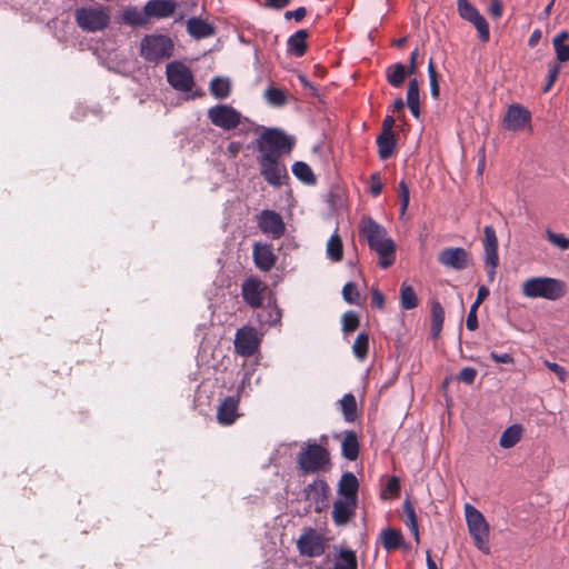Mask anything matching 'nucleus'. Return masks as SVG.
Here are the masks:
<instances>
[{"instance_id":"2","label":"nucleus","mask_w":569,"mask_h":569,"mask_svg":"<svg viewBox=\"0 0 569 569\" xmlns=\"http://www.w3.org/2000/svg\"><path fill=\"white\" fill-rule=\"evenodd\" d=\"M359 237L363 238L369 248L379 256V266L382 269H387L393 263L396 244L388 237L385 227L376 222L371 217H365L359 223Z\"/></svg>"},{"instance_id":"25","label":"nucleus","mask_w":569,"mask_h":569,"mask_svg":"<svg viewBox=\"0 0 569 569\" xmlns=\"http://www.w3.org/2000/svg\"><path fill=\"white\" fill-rule=\"evenodd\" d=\"M358 488V479L352 472H346L342 475L339 481L338 491L341 496H343V499H348L351 502H357Z\"/></svg>"},{"instance_id":"23","label":"nucleus","mask_w":569,"mask_h":569,"mask_svg":"<svg viewBox=\"0 0 569 569\" xmlns=\"http://www.w3.org/2000/svg\"><path fill=\"white\" fill-rule=\"evenodd\" d=\"M187 31L194 39H204L214 34V27L201 18H190L187 21Z\"/></svg>"},{"instance_id":"24","label":"nucleus","mask_w":569,"mask_h":569,"mask_svg":"<svg viewBox=\"0 0 569 569\" xmlns=\"http://www.w3.org/2000/svg\"><path fill=\"white\" fill-rule=\"evenodd\" d=\"M309 33L306 29H300L291 34L287 41L288 53L295 57H302L307 51V39Z\"/></svg>"},{"instance_id":"6","label":"nucleus","mask_w":569,"mask_h":569,"mask_svg":"<svg viewBox=\"0 0 569 569\" xmlns=\"http://www.w3.org/2000/svg\"><path fill=\"white\" fill-rule=\"evenodd\" d=\"M173 52V41L164 34H147L140 42V56L149 62L169 59Z\"/></svg>"},{"instance_id":"11","label":"nucleus","mask_w":569,"mask_h":569,"mask_svg":"<svg viewBox=\"0 0 569 569\" xmlns=\"http://www.w3.org/2000/svg\"><path fill=\"white\" fill-rule=\"evenodd\" d=\"M211 123L223 130L237 128L241 121V113L228 104H217L208 110Z\"/></svg>"},{"instance_id":"54","label":"nucleus","mask_w":569,"mask_h":569,"mask_svg":"<svg viewBox=\"0 0 569 569\" xmlns=\"http://www.w3.org/2000/svg\"><path fill=\"white\" fill-rule=\"evenodd\" d=\"M280 320H281V310L276 305H273L268 310V316L264 319V322H267L270 326H273V325L280 323Z\"/></svg>"},{"instance_id":"33","label":"nucleus","mask_w":569,"mask_h":569,"mask_svg":"<svg viewBox=\"0 0 569 569\" xmlns=\"http://www.w3.org/2000/svg\"><path fill=\"white\" fill-rule=\"evenodd\" d=\"M211 94L217 99H226L231 91V82L228 78L214 77L209 84Z\"/></svg>"},{"instance_id":"39","label":"nucleus","mask_w":569,"mask_h":569,"mask_svg":"<svg viewBox=\"0 0 569 569\" xmlns=\"http://www.w3.org/2000/svg\"><path fill=\"white\" fill-rule=\"evenodd\" d=\"M343 418L348 422H353L357 418V401L352 393H347L340 400Z\"/></svg>"},{"instance_id":"47","label":"nucleus","mask_w":569,"mask_h":569,"mask_svg":"<svg viewBox=\"0 0 569 569\" xmlns=\"http://www.w3.org/2000/svg\"><path fill=\"white\" fill-rule=\"evenodd\" d=\"M342 297L348 303L359 305L360 293L353 282H347L342 288Z\"/></svg>"},{"instance_id":"34","label":"nucleus","mask_w":569,"mask_h":569,"mask_svg":"<svg viewBox=\"0 0 569 569\" xmlns=\"http://www.w3.org/2000/svg\"><path fill=\"white\" fill-rule=\"evenodd\" d=\"M521 435L522 427L520 425H512L502 432L499 445L505 449L512 448L519 442Z\"/></svg>"},{"instance_id":"52","label":"nucleus","mask_w":569,"mask_h":569,"mask_svg":"<svg viewBox=\"0 0 569 569\" xmlns=\"http://www.w3.org/2000/svg\"><path fill=\"white\" fill-rule=\"evenodd\" d=\"M479 306L477 303H472L467 316L466 327L470 331H475L478 328V318H477V309Z\"/></svg>"},{"instance_id":"53","label":"nucleus","mask_w":569,"mask_h":569,"mask_svg":"<svg viewBox=\"0 0 569 569\" xmlns=\"http://www.w3.org/2000/svg\"><path fill=\"white\" fill-rule=\"evenodd\" d=\"M545 366L551 370L553 373H556V376L558 377V379L561 381V382H565L567 380V371L566 369L556 363V362H550V361H545Z\"/></svg>"},{"instance_id":"19","label":"nucleus","mask_w":569,"mask_h":569,"mask_svg":"<svg viewBox=\"0 0 569 569\" xmlns=\"http://www.w3.org/2000/svg\"><path fill=\"white\" fill-rule=\"evenodd\" d=\"M178 3L174 0H149L146 3V12L150 18L163 19L171 17Z\"/></svg>"},{"instance_id":"27","label":"nucleus","mask_w":569,"mask_h":569,"mask_svg":"<svg viewBox=\"0 0 569 569\" xmlns=\"http://www.w3.org/2000/svg\"><path fill=\"white\" fill-rule=\"evenodd\" d=\"M407 104L415 118L420 116L419 83L416 78L408 83Z\"/></svg>"},{"instance_id":"37","label":"nucleus","mask_w":569,"mask_h":569,"mask_svg":"<svg viewBox=\"0 0 569 569\" xmlns=\"http://www.w3.org/2000/svg\"><path fill=\"white\" fill-rule=\"evenodd\" d=\"M569 38V32L563 30L559 32L552 40L553 49L556 51L557 59L560 62H566L569 60V44H566L565 41Z\"/></svg>"},{"instance_id":"14","label":"nucleus","mask_w":569,"mask_h":569,"mask_svg":"<svg viewBox=\"0 0 569 569\" xmlns=\"http://www.w3.org/2000/svg\"><path fill=\"white\" fill-rule=\"evenodd\" d=\"M259 229L272 239H279L286 231V226L282 217L273 210L261 211L258 218Z\"/></svg>"},{"instance_id":"12","label":"nucleus","mask_w":569,"mask_h":569,"mask_svg":"<svg viewBox=\"0 0 569 569\" xmlns=\"http://www.w3.org/2000/svg\"><path fill=\"white\" fill-rule=\"evenodd\" d=\"M483 234L485 266L487 268L488 280L493 281L496 268L499 262L498 239L496 230L491 226L483 228Z\"/></svg>"},{"instance_id":"46","label":"nucleus","mask_w":569,"mask_h":569,"mask_svg":"<svg viewBox=\"0 0 569 569\" xmlns=\"http://www.w3.org/2000/svg\"><path fill=\"white\" fill-rule=\"evenodd\" d=\"M546 237L550 243L565 251L569 249V238L562 233H556L551 230L546 231Z\"/></svg>"},{"instance_id":"28","label":"nucleus","mask_w":569,"mask_h":569,"mask_svg":"<svg viewBox=\"0 0 569 569\" xmlns=\"http://www.w3.org/2000/svg\"><path fill=\"white\" fill-rule=\"evenodd\" d=\"M382 546L387 551L399 549L403 543V536L399 529L388 528L381 532Z\"/></svg>"},{"instance_id":"4","label":"nucleus","mask_w":569,"mask_h":569,"mask_svg":"<svg viewBox=\"0 0 569 569\" xmlns=\"http://www.w3.org/2000/svg\"><path fill=\"white\" fill-rule=\"evenodd\" d=\"M567 292L565 281L550 277H532L522 284V293L532 299L559 300Z\"/></svg>"},{"instance_id":"10","label":"nucleus","mask_w":569,"mask_h":569,"mask_svg":"<svg viewBox=\"0 0 569 569\" xmlns=\"http://www.w3.org/2000/svg\"><path fill=\"white\" fill-rule=\"evenodd\" d=\"M169 84L181 92H189L194 87V79L191 70L179 61H172L166 68Z\"/></svg>"},{"instance_id":"51","label":"nucleus","mask_w":569,"mask_h":569,"mask_svg":"<svg viewBox=\"0 0 569 569\" xmlns=\"http://www.w3.org/2000/svg\"><path fill=\"white\" fill-rule=\"evenodd\" d=\"M477 377V370L472 367H465L459 372L457 379L467 385H472Z\"/></svg>"},{"instance_id":"16","label":"nucleus","mask_w":569,"mask_h":569,"mask_svg":"<svg viewBox=\"0 0 569 569\" xmlns=\"http://www.w3.org/2000/svg\"><path fill=\"white\" fill-rule=\"evenodd\" d=\"M267 286L258 278H248L241 286V295L247 305L259 308L263 302V292Z\"/></svg>"},{"instance_id":"58","label":"nucleus","mask_w":569,"mask_h":569,"mask_svg":"<svg viewBox=\"0 0 569 569\" xmlns=\"http://www.w3.org/2000/svg\"><path fill=\"white\" fill-rule=\"evenodd\" d=\"M502 3L500 0H492L488 8V12L495 18L499 19L502 16Z\"/></svg>"},{"instance_id":"56","label":"nucleus","mask_w":569,"mask_h":569,"mask_svg":"<svg viewBox=\"0 0 569 569\" xmlns=\"http://www.w3.org/2000/svg\"><path fill=\"white\" fill-rule=\"evenodd\" d=\"M559 71H560V68L559 66L557 64H553L551 67H549V70H548V80H547V83L543 88V92H547L551 87L552 84L555 83L558 74H559Z\"/></svg>"},{"instance_id":"20","label":"nucleus","mask_w":569,"mask_h":569,"mask_svg":"<svg viewBox=\"0 0 569 569\" xmlns=\"http://www.w3.org/2000/svg\"><path fill=\"white\" fill-rule=\"evenodd\" d=\"M329 569H358L356 551L347 547H335L333 565Z\"/></svg>"},{"instance_id":"43","label":"nucleus","mask_w":569,"mask_h":569,"mask_svg":"<svg viewBox=\"0 0 569 569\" xmlns=\"http://www.w3.org/2000/svg\"><path fill=\"white\" fill-rule=\"evenodd\" d=\"M369 350V336L366 332H360L352 346L353 355L359 360H365Z\"/></svg>"},{"instance_id":"9","label":"nucleus","mask_w":569,"mask_h":569,"mask_svg":"<svg viewBox=\"0 0 569 569\" xmlns=\"http://www.w3.org/2000/svg\"><path fill=\"white\" fill-rule=\"evenodd\" d=\"M326 548L325 537L313 528L305 529L297 540V549L303 557H320L326 552Z\"/></svg>"},{"instance_id":"22","label":"nucleus","mask_w":569,"mask_h":569,"mask_svg":"<svg viewBox=\"0 0 569 569\" xmlns=\"http://www.w3.org/2000/svg\"><path fill=\"white\" fill-rule=\"evenodd\" d=\"M237 410H238V401L232 397L226 398L218 407V411H217L218 422L222 426L232 425L238 416Z\"/></svg>"},{"instance_id":"1","label":"nucleus","mask_w":569,"mask_h":569,"mask_svg":"<svg viewBox=\"0 0 569 569\" xmlns=\"http://www.w3.org/2000/svg\"><path fill=\"white\" fill-rule=\"evenodd\" d=\"M329 438L320 436L319 442L307 440L302 443L297 453V468L301 475L327 473L332 468L330 451L328 449Z\"/></svg>"},{"instance_id":"40","label":"nucleus","mask_w":569,"mask_h":569,"mask_svg":"<svg viewBox=\"0 0 569 569\" xmlns=\"http://www.w3.org/2000/svg\"><path fill=\"white\" fill-rule=\"evenodd\" d=\"M327 256L332 261H340L343 256L342 241L338 233H333L327 242Z\"/></svg>"},{"instance_id":"31","label":"nucleus","mask_w":569,"mask_h":569,"mask_svg":"<svg viewBox=\"0 0 569 569\" xmlns=\"http://www.w3.org/2000/svg\"><path fill=\"white\" fill-rule=\"evenodd\" d=\"M305 493L317 502L325 501L329 493V486L325 480L317 479L305 488Z\"/></svg>"},{"instance_id":"36","label":"nucleus","mask_w":569,"mask_h":569,"mask_svg":"<svg viewBox=\"0 0 569 569\" xmlns=\"http://www.w3.org/2000/svg\"><path fill=\"white\" fill-rule=\"evenodd\" d=\"M292 173L297 179L308 186H312L317 182V178L310 166L303 161H296L292 164Z\"/></svg>"},{"instance_id":"7","label":"nucleus","mask_w":569,"mask_h":569,"mask_svg":"<svg viewBox=\"0 0 569 569\" xmlns=\"http://www.w3.org/2000/svg\"><path fill=\"white\" fill-rule=\"evenodd\" d=\"M74 20L83 31L98 32L109 26L110 14L102 6L81 7L74 10Z\"/></svg>"},{"instance_id":"59","label":"nucleus","mask_w":569,"mask_h":569,"mask_svg":"<svg viewBox=\"0 0 569 569\" xmlns=\"http://www.w3.org/2000/svg\"><path fill=\"white\" fill-rule=\"evenodd\" d=\"M307 14V10L305 7H299L297 8L296 10H292V11H287L284 13V18L286 19H291L293 18L297 22L301 21Z\"/></svg>"},{"instance_id":"17","label":"nucleus","mask_w":569,"mask_h":569,"mask_svg":"<svg viewBox=\"0 0 569 569\" xmlns=\"http://www.w3.org/2000/svg\"><path fill=\"white\" fill-rule=\"evenodd\" d=\"M438 261L445 267L462 270L468 267L469 253L463 248H446L438 254Z\"/></svg>"},{"instance_id":"8","label":"nucleus","mask_w":569,"mask_h":569,"mask_svg":"<svg viewBox=\"0 0 569 569\" xmlns=\"http://www.w3.org/2000/svg\"><path fill=\"white\" fill-rule=\"evenodd\" d=\"M259 171L262 178L273 188H279L283 183V179H288V171L281 158L257 156Z\"/></svg>"},{"instance_id":"41","label":"nucleus","mask_w":569,"mask_h":569,"mask_svg":"<svg viewBox=\"0 0 569 569\" xmlns=\"http://www.w3.org/2000/svg\"><path fill=\"white\" fill-rule=\"evenodd\" d=\"M403 511L406 513V526L411 530L412 535L415 536L416 541H419V529H418V521L415 508L412 507L411 502L409 500H405L403 502Z\"/></svg>"},{"instance_id":"29","label":"nucleus","mask_w":569,"mask_h":569,"mask_svg":"<svg viewBox=\"0 0 569 569\" xmlns=\"http://www.w3.org/2000/svg\"><path fill=\"white\" fill-rule=\"evenodd\" d=\"M122 20L124 23L133 27L147 24L149 22V16L146 12V6L142 11L134 7L126 9L122 14Z\"/></svg>"},{"instance_id":"45","label":"nucleus","mask_w":569,"mask_h":569,"mask_svg":"<svg viewBox=\"0 0 569 569\" xmlns=\"http://www.w3.org/2000/svg\"><path fill=\"white\" fill-rule=\"evenodd\" d=\"M428 76L430 82V93L433 99H438L440 94L438 74L433 64L432 59L429 60L428 63Z\"/></svg>"},{"instance_id":"32","label":"nucleus","mask_w":569,"mask_h":569,"mask_svg":"<svg viewBox=\"0 0 569 569\" xmlns=\"http://www.w3.org/2000/svg\"><path fill=\"white\" fill-rule=\"evenodd\" d=\"M378 153L382 160L391 157L396 147L395 133H380L377 137Z\"/></svg>"},{"instance_id":"63","label":"nucleus","mask_w":569,"mask_h":569,"mask_svg":"<svg viewBox=\"0 0 569 569\" xmlns=\"http://www.w3.org/2000/svg\"><path fill=\"white\" fill-rule=\"evenodd\" d=\"M290 2H291V0H266V6L277 9V10H280V9L287 7Z\"/></svg>"},{"instance_id":"42","label":"nucleus","mask_w":569,"mask_h":569,"mask_svg":"<svg viewBox=\"0 0 569 569\" xmlns=\"http://www.w3.org/2000/svg\"><path fill=\"white\" fill-rule=\"evenodd\" d=\"M401 307L405 310H410L417 307L418 298L413 288L409 284L402 283L400 289Z\"/></svg>"},{"instance_id":"64","label":"nucleus","mask_w":569,"mask_h":569,"mask_svg":"<svg viewBox=\"0 0 569 569\" xmlns=\"http://www.w3.org/2000/svg\"><path fill=\"white\" fill-rule=\"evenodd\" d=\"M490 291L486 286H480L477 292V298L473 303L480 306V303L489 296Z\"/></svg>"},{"instance_id":"3","label":"nucleus","mask_w":569,"mask_h":569,"mask_svg":"<svg viewBox=\"0 0 569 569\" xmlns=\"http://www.w3.org/2000/svg\"><path fill=\"white\" fill-rule=\"evenodd\" d=\"M296 140L280 129L266 128L256 140L258 156L268 154L269 157L281 158L289 153L295 147Z\"/></svg>"},{"instance_id":"30","label":"nucleus","mask_w":569,"mask_h":569,"mask_svg":"<svg viewBox=\"0 0 569 569\" xmlns=\"http://www.w3.org/2000/svg\"><path fill=\"white\" fill-rule=\"evenodd\" d=\"M445 321V309L437 300L431 302V336L438 338Z\"/></svg>"},{"instance_id":"15","label":"nucleus","mask_w":569,"mask_h":569,"mask_svg":"<svg viewBox=\"0 0 569 569\" xmlns=\"http://www.w3.org/2000/svg\"><path fill=\"white\" fill-rule=\"evenodd\" d=\"M502 122L507 130L520 131L530 124L531 112L519 103H512L508 107Z\"/></svg>"},{"instance_id":"61","label":"nucleus","mask_w":569,"mask_h":569,"mask_svg":"<svg viewBox=\"0 0 569 569\" xmlns=\"http://www.w3.org/2000/svg\"><path fill=\"white\" fill-rule=\"evenodd\" d=\"M371 305L379 309H381L385 305V297L378 289L372 290Z\"/></svg>"},{"instance_id":"5","label":"nucleus","mask_w":569,"mask_h":569,"mask_svg":"<svg viewBox=\"0 0 569 569\" xmlns=\"http://www.w3.org/2000/svg\"><path fill=\"white\" fill-rule=\"evenodd\" d=\"M465 517L469 535L475 546L485 555L490 553L489 545V523L483 515L470 503L465 505Z\"/></svg>"},{"instance_id":"44","label":"nucleus","mask_w":569,"mask_h":569,"mask_svg":"<svg viewBox=\"0 0 569 569\" xmlns=\"http://www.w3.org/2000/svg\"><path fill=\"white\" fill-rule=\"evenodd\" d=\"M457 4L460 17L470 23L477 20V18L481 14L479 10L468 0H457Z\"/></svg>"},{"instance_id":"50","label":"nucleus","mask_w":569,"mask_h":569,"mask_svg":"<svg viewBox=\"0 0 569 569\" xmlns=\"http://www.w3.org/2000/svg\"><path fill=\"white\" fill-rule=\"evenodd\" d=\"M400 211L403 214L409 204V188L405 181L399 182Z\"/></svg>"},{"instance_id":"13","label":"nucleus","mask_w":569,"mask_h":569,"mask_svg":"<svg viewBox=\"0 0 569 569\" xmlns=\"http://www.w3.org/2000/svg\"><path fill=\"white\" fill-rule=\"evenodd\" d=\"M260 339L256 328L244 326L237 330L234 337L236 351L242 357H250L256 353Z\"/></svg>"},{"instance_id":"57","label":"nucleus","mask_w":569,"mask_h":569,"mask_svg":"<svg viewBox=\"0 0 569 569\" xmlns=\"http://www.w3.org/2000/svg\"><path fill=\"white\" fill-rule=\"evenodd\" d=\"M370 179H371L370 192L373 197H377L382 191V183L380 181L379 173L371 174Z\"/></svg>"},{"instance_id":"49","label":"nucleus","mask_w":569,"mask_h":569,"mask_svg":"<svg viewBox=\"0 0 569 569\" xmlns=\"http://www.w3.org/2000/svg\"><path fill=\"white\" fill-rule=\"evenodd\" d=\"M359 326V317L353 311H348L342 316V330L346 333L355 331Z\"/></svg>"},{"instance_id":"62","label":"nucleus","mask_w":569,"mask_h":569,"mask_svg":"<svg viewBox=\"0 0 569 569\" xmlns=\"http://www.w3.org/2000/svg\"><path fill=\"white\" fill-rule=\"evenodd\" d=\"M393 126H395V118L392 116H387L382 121L381 133H393V131H392Z\"/></svg>"},{"instance_id":"26","label":"nucleus","mask_w":569,"mask_h":569,"mask_svg":"<svg viewBox=\"0 0 569 569\" xmlns=\"http://www.w3.org/2000/svg\"><path fill=\"white\" fill-rule=\"evenodd\" d=\"M360 445L357 433L353 430H347L341 441V455L350 461H355L359 456Z\"/></svg>"},{"instance_id":"48","label":"nucleus","mask_w":569,"mask_h":569,"mask_svg":"<svg viewBox=\"0 0 569 569\" xmlns=\"http://www.w3.org/2000/svg\"><path fill=\"white\" fill-rule=\"evenodd\" d=\"M478 31V37L482 42H488L490 39L489 24L485 17L480 14L477 20L471 22Z\"/></svg>"},{"instance_id":"60","label":"nucleus","mask_w":569,"mask_h":569,"mask_svg":"<svg viewBox=\"0 0 569 569\" xmlns=\"http://www.w3.org/2000/svg\"><path fill=\"white\" fill-rule=\"evenodd\" d=\"M386 491L390 495H398L400 491V481L397 477H390L386 485Z\"/></svg>"},{"instance_id":"38","label":"nucleus","mask_w":569,"mask_h":569,"mask_svg":"<svg viewBox=\"0 0 569 569\" xmlns=\"http://www.w3.org/2000/svg\"><path fill=\"white\" fill-rule=\"evenodd\" d=\"M266 101L272 107H283L287 103L286 92L274 86H269L263 93Z\"/></svg>"},{"instance_id":"21","label":"nucleus","mask_w":569,"mask_h":569,"mask_svg":"<svg viewBox=\"0 0 569 569\" xmlns=\"http://www.w3.org/2000/svg\"><path fill=\"white\" fill-rule=\"evenodd\" d=\"M357 502H351L348 499H338L333 502L332 520L337 526L346 525L355 515Z\"/></svg>"},{"instance_id":"35","label":"nucleus","mask_w":569,"mask_h":569,"mask_svg":"<svg viewBox=\"0 0 569 569\" xmlns=\"http://www.w3.org/2000/svg\"><path fill=\"white\" fill-rule=\"evenodd\" d=\"M407 74L409 73L402 63L391 64L386 70L387 80L395 88L403 84Z\"/></svg>"},{"instance_id":"55","label":"nucleus","mask_w":569,"mask_h":569,"mask_svg":"<svg viewBox=\"0 0 569 569\" xmlns=\"http://www.w3.org/2000/svg\"><path fill=\"white\" fill-rule=\"evenodd\" d=\"M490 358L497 362V363H506V365H512L513 363V357L511 353L505 352V353H498L496 351L490 352Z\"/></svg>"},{"instance_id":"18","label":"nucleus","mask_w":569,"mask_h":569,"mask_svg":"<svg viewBox=\"0 0 569 569\" xmlns=\"http://www.w3.org/2000/svg\"><path fill=\"white\" fill-rule=\"evenodd\" d=\"M252 257L256 267L263 272L270 271L277 261V257L273 253L272 246L269 243H254Z\"/></svg>"}]
</instances>
